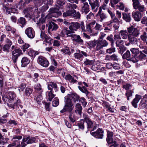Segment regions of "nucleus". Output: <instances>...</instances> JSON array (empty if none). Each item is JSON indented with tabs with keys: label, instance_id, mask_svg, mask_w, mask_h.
<instances>
[{
	"label": "nucleus",
	"instance_id": "nucleus-1",
	"mask_svg": "<svg viewBox=\"0 0 147 147\" xmlns=\"http://www.w3.org/2000/svg\"><path fill=\"white\" fill-rule=\"evenodd\" d=\"M16 95L14 92H9L4 95L2 99L5 102L7 103L8 106L13 108L16 105Z\"/></svg>",
	"mask_w": 147,
	"mask_h": 147
},
{
	"label": "nucleus",
	"instance_id": "nucleus-2",
	"mask_svg": "<svg viewBox=\"0 0 147 147\" xmlns=\"http://www.w3.org/2000/svg\"><path fill=\"white\" fill-rule=\"evenodd\" d=\"M37 26L40 28L41 31L40 37L43 41L48 43L50 45L52 44L53 40L50 37L47 36L45 32L42 30H44L45 28V24L41 23H37Z\"/></svg>",
	"mask_w": 147,
	"mask_h": 147
},
{
	"label": "nucleus",
	"instance_id": "nucleus-3",
	"mask_svg": "<svg viewBox=\"0 0 147 147\" xmlns=\"http://www.w3.org/2000/svg\"><path fill=\"white\" fill-rule=\"evenodd\" d=\"M65 105L63 108L60 111V112L63 113L68 111L71 113L74 107L71 100L68 98H65Z\"/></svg>",
	"mask_w": 147,
	"mask_h": 147
},
{
	"label": "nucleus",
	"instance_id": "nucleus-4",
	"mask_svg": "<svg viewBox=\"0 0 147 147\" xmlns=\"http://www.w3.org/2000/svg\"><path fill=\"white\" fill-rule=\"evenodd\" d=\"M63 17L73 16L76 19H80L81 14L79 11L76 12L75 10H71V11H66L63 13Z\"/></svg>",
	"mask_w": 147,
	"mask_h": 147
},
{
	"label": "nucleus",
	"instance_id": "nucleus-5",
	"mask_svg": "<svg viewBox=\"0 0 147 147\" xmlns=\"http://www.w3.org/2000/svg\"><path fill=\"white\" fill-rule=\"evenodd\" d=\"M127 32L129 33L128 35H131L134 36H138L140 34V30L137 28H134L131 26L127 28Z\"/></svg>",
	"mask_w": 147,
	"mask_h": 147
},
{
	"label": "nucleus",
	"instance_id": "nucleus-6",
	"mask_svg": "<svg viewBox=\"0 0 147 147\" xmlns=\"http://www.w3.org/2000/svg\"><path fill=\"white\" fill-rule=\"evenodd\" d=\"M37 61L39 64L44 67H46L49 66V62L48 60L42 56L38 57Z\"/></svg>",
	"mask_w": 147,
	"mask_h": 147
},
{
	"label": "nucleus",
	"instance_id": "nucleus-7",
	"mask_svg": "<svg viewBox=\"0 0 147 147\" xmlns=\"http://www.w3.org/2000/svg\"><path fill=\"white\" fill-rule=\"evenodd\" d=\"M108 45V42L105 40L98 39L97 41L96 49L97 50H99L103 47H107Z\"/></svg>",
	"mask_w": 147,
	"mask_h": 147
},
{
	"label": "nucleus",
	"instance_id": "nucleus-8",
	"mask_svg": "<svg viewBox=\"0 0 147 147\" xmlns=\"http://www.w3.org/2000/svg\"><path fill=\"white\" fill-rule=\"evenodd\" d=\"M103 131L102 129L99 128L95 132H90L91 134L96 138L102 139L103 136Z\"/></svg>",
	"mask_w": 147,
	"mask_h": 147
},
{
	"label": "nucleus",
	"instance_id": "nucleus-9",
	"mask_svg": "<svg viewBox=\"0 0 147 147\" xmlns=\"http://www.w3.org/2000/svg\"><path fill=\"white\" fill-rule=\"evenodd\" d=\"M25 33L28 37L30 38H33L35 35V33L33 29L31 27L27 28L25 31Z\"/></svg>",
	"mask_w": 147,
	"mask_h": 147
},
{
	"label": "nucleus",
	"instance_id": "nucleus-10",
	"mask_svg": "<svg viewBox=\"0 0 147 147\" xmlns=\"http://www.w3.org/2000/svg\"><path fill=\"white\" fill-rule=\"evenodd\" d=\"M49 12L53 15V17L57 18L61 15V12L57 8H52L50 9Z\"/></svg>",
	"mask_w": 147,
	"mask_h": 147
},
{
	"label": "nucleus",
	"instance_id": "nucleus-11",
	"mask_svg": "<svg viewBox=\"0 0 147 147\" xmlns=\"http://www.w3.org/2000/svg\"><path fill=\"white\" fill-rule=\"evenodd\" d=\"M80 28V24L77 22L70 23L69 28L70 30L76 31Z\"/></svg>",
	"mask_w": 147,
	"mask_h": 147
},
{
	"label": "nucleus",
	"instance_id": "nucleus-12",
	"mask_svg": "<svg viewBox=\"0 0 147 147\" xmlns=\"http://www.w3.org/2000/svg\"><path fill=\"white\" fill-rule=\"evenodd\" d=\"M132 16L134 19L136 21H140L142 17L141 13L138 11H134L132 13Z\"/></svg>",
	"mask_w": 147,
	"mask_h": 147
},
{
	"label": "nucleus",
	"instance_id": "nucleus-13",
	"mask_svg": "<svg viewBox=\"0 0 147 147\" xmlns=\"http://www.w3.org/2000/svg\"><path fill=\"white\" fill-rule=\"evenodd\" d=\"M106 140L107 143L109 144L114 143L110 147H117V144L115 141L113 140L112 137H107ZM120 147H125V146L123 144H122Z\"/></svg>",
	"mask_w": 147,
	"mask_h": 147
},
{
	"label": "nucleus",
	"instance_id": "nucleus-14",
	"mask_svg": "<svg viewBox=\"0 0 147 147\" xmlns=\"http://www.w3.org/2000/svg\"><path fill=\"white\" fill-rule=\"evenodd\" d=\"M79 98V96L76 93H72L68 94L65 98H68L70 100L72 99L74 101L76 102L78 101Z\"/></svg>",
	"mask_w": 147,
	"mask_h": 147
},
{
	"label": "nucleus",
	"instance_id": "nucleus-15",
	"mask_svg": "<svg viewBox=\"0 0 147 147\" xmlns=\"http://www.w3.org/2000/svg\"><path fill=\"white\" fill-rule=\"evenodd\" d=\"M136 56H122L123 59H127L128 61L135 63L138 61V59L136 57Z\"/></svg>",
	"mask_w": 147,
	"mask_h": 147
},
{
	"label": "nucleus",
	"instance_id": "nucleus-16",
	"mask_svg": "<svg viewBox=\"0 0 147 147\" xmlns=\"http://www.w3.org/2000/svg\"><path fill=\"white\" fill-rule=\"evenodd\" d=\"M132 36L131 35H128V38L129 41L131 43V44L134 45H138V41L136 37Z\"/></svg>",
	"mask_w": 147,
	"mask_h": 147
},
{
	"label": "nucleus",
	"instance_id": "nucleus-17",
	"mask_svg": "<svg viewBox=\"0 0 147 147\" xmlns=\"http://www.w3.org/2000/svg\"><path fill=\"white\" fill-rule=\"evenodd\" d=\"M82 7L81 11L83 13L86 14L90 11L89 6L87 2L84 3Z\"/></svg>",
	"mask_w": 147,
	"mask_h": 147
},
{
	"label": "nucleus",
	"instance_id": "nucleus-18",
	"mask_svg": "<svg viewBox=\"0 0 147 147\" xmlns=\"http://www.w3.org/2000/svg\"><path fill=\"white\" fill-rule=\"evenodd\" d=\"M96 16L98 17L100 19V21L101 22H102L107 17V16L105 13H102L101 11H98L96 15Z\"/></svg>",
	"mask_w": 147,
	"mask_h": 147
},
{
	"label": "nucleus",
	"instance_id": "nucleus-19",
	"mask_svg": "<svg viewBox=\"0 0 147 147\" xmlns=\"http://www.w3.org/2000/svg\"><path fill=\"white\" fill-rule=\"evenodd\" d=\"M90 5L92 10L94 9V11L96 12L97 11L99 6V0H95L94 2H92L89 4Z\"/></svg>",
	"mask_w": 147,
	"mask_h": 147
},
{
	"label": "nucleus",
	"instance_id": "nucleus-20",
	"mask_svg": "<svg viewBox=\"0 0 147 147\" xmlns=\"http://www.w3.org/2000/svg\"><path fill=\"white\" fill-rule=\"evenodd\" d=\"M141 98V96L138 94L136 95V97L131 102L132 105L135 107L136 108L137 107V103Z\"/></svg>",
	"mask_w": 147,
	"mask_h": 147
},
{
	"label": "nucleus",
	"instance_id": "nucleus-21",
	"mask_svg": "<svg viewBox=\"0 0 147 147\" xmlns=\"http://www.w3.org/2000/svg\"><path fill=\"white\" fill-rule=\"evenodd\" d=\"M82 108L81 105L79 103H77L75 106V112L81 116L82 113Z\"/></svg>",
	"mask_w": 147,
	"mask_h": 147
},
{
	"label": "nucleus",
	"instance_id": "nucleus-22",
	"mask_svg": "<svg viewBox=\"0 0 147 147\" xmlns=\"http://www.w3.org/2000/svg\"><path fill=\"white\" fill-rule=\"evenodd\" d=\"M74 32L72 30H67V28H64L61 31V34L62 36H63L66 34L67 37H69L68 36L71 34V33H74Z\"/></svg>",
	"mask_w": 147,
	"mask_h": 147
},
{
	"label": "nucleus",
	"instance_id": "nucleus-23",
	"mask_svg": "<svg viewBox=\"0 0 147 147\" xmlns=\"http://www.w3.org/2000/svg\"><path fill=\"white\" fill-rule=\"evenodd\" d=\"M53 92L52 90H50V91L46 92V97L50 101H51L55 96V95L53 94Z\"/></svg>",
	"mask_w": 147,
	"mask_h": 147
},
{
	"label": "nucleus",
	"instance_id": "nucleus-24",
	"mask_svg": "<svg viewBox=\"0 0 147 147\" xmlns=\"http://www.w3.org/2000/svg\"><path fill=\"white\" fill-rule=\"evenodd\" d=\"M83 117H84L86 123L88 125L87 128H91L92 126L93 123L87 117L86 115L85 114H83Z\"/></svg>",
	"mask_w": 147,
	"mask_h": 147
},
{
	"label": "nucleus",
	"instance_id": "nucleus-25",
	"mask_svg": "<svg viewBox=\"0 0 147 147\" xmlns=\"http://www.w3.org/2000/svg\"><path fill=\"white\" fill-rule=\"evenodd\" d=\"M78 88L82 92L85 94L86 96H87L90 93L87 90L86 88L84 86H78Z\"/></svg>",
	"mask_w": 147,
	"mask_h": 147
},
{
	"label": "nucleus",
	"instance_id": "nucleus-26",
	"mask_svg": "<svg viewBox=\"0 0 147 147\" xmlns=\"http://www.w3.org/2000/svg\"><path fill=\"white\" fill-rule=\"evenodd\" d=\"M30 62L29 60L26 57L22 58L21 61V66L22 67H26Z\"/></svg>",
	"mask_w": 147,
	"mask_h": 147
},
{
	"label": "nucleus",
	"instance_id": "nucleus-27",
	"mask_svg": "<svg viewBox=\"0 0 147 147\" xmlns=\"http://www.w3.org/2000/svg\"><path fill=\"white\" fill-rule=\"evenodd\" d=\"M123 19L126 22H130L131 20V17L130 13L127 14L123 13Z\"/></svg>",
	"mask_w": 147,
	"mask_h": 147
},
{
	"label": "nucleus",
	"instance_id": "nucleus-28",
	"mask_svg": "<svg viewBox=\"0 0 147 147\" xmlns=\"http://www.w3.org/2000/svg\"><path fill=\"white\" fill-rule=\"evenodd\" d=\"M127 31L126 30H121L119 33V35H121L122 38L124 39H127L128 36V34Z\"/></svg>",
	"mask_w": 147,
	"mask_h": 147
},
{
	"label": "nucleus",
	"instance_id": "nucleus-29",
	"mask_svg": "<svg viewBox=\"0 0 147 147\" xmlns=\"http://www.w3.org/2000/svg\"><path fill=\"white\" fill-rule=\"evenodd\" d=\"M17 24L22 28L26 24L25 19L24 18L21 17L18 20Z\"/></svg>",
	"mask_w": 147,
	"mask_h": 147
},
{
	"label": "nucleus",
	"instance_id": "nucleus-30",
	"mask_svg": "<svg viewBox=\"0 0 147 147\" xmlns=\"http://www.w3.org/2000/svg\"><path fill=\"white\" fill-rule=\"evenodd\" d=\"M66 7L68 9L67 11H69L76 9L77 7V6L75 4H71L68 3L67 4Z\"/></svg>",
	"mask_w": 147,
	"mask_h": 147
},
{
	"label": "nucleus",
	"instance_id": "nucleus-31",
	"mask_svg": "<svg viewBox=\"0 0 147 147\" xmlns=\"http://www.w3.org/2000/svg\"><path fill=\"white\" fill-rule=\"evenodd\" d=\"M53 88L55 89L56 91L57 88V85L55 83L51 82L48 85V89L49 90H53Z\"/></svg>",
	"mask_w": 147,
	"mask_h": 147
},
{
	"label": "nucleus",
	"instance_id": "nucleus-32",
	"mask_svg": "<svg viewBox=\"0 0 147 147\" xmlns=\"http://www.w3.org/2000/svg\"><path fill=\"white\" fill-rule=\"evenodd\" d=\"M65 78L66 80L69 81L71 83H75L77 82V80L74 79L73 77L70 74L66 75Z\"/></svg>",
	"mask_w": 147,
	"mask_h": 147
},
{
	"label": "nucleus",
	"instance_id": "nucleus-33",
	"mask_svg": "<svg viewBox=\"0 0 147 147\" xmlns=\"http://www.w3.org/2000/svg\"><path fill=\"white\" fill-rule=\"evenodd\" d=\"M97 41L94 40L87 42L86 44L89 47L92 48L94 47L96 45H97Z\"/></svg>",
	"mask_w": 147,
	"mask_h": 147
},
{
	"label": "nucleus",
	"instance_id": "nucleus-34",
	"mask_svg": "<svg viewBox=\"0 0 147 147\" xmlns=\"http://www.w3.org/2000/svg\"><path fill=\"white\" fill-rule=\"evenodd\" d=\"M133 7L135 9L141 4L138 0H132Z\"/></svg>",
	"mask_w": 147,
	"mask_h": 147
},
{
	"label": "nucleus",
	"instance_id": "nucleus-35",
	"mask_svg": "<svg viewBox=\"0 0 147 147\" xmlns=\"http://www.w3.org/2000/svg\"><path fill=\"white\" fill-rule=\"evenodd\" d=\"M33 90L32 89L27 87L26 88L24 92V94L26 96H29L32 92Z\"/></svg>",
	"mask_w": 147,
	"mask_h": 147
},
{
	"label": "nucleus",
	"instance_id": "nucleus-36",
	"mask_svg": "<svg viewBox=\"0 0 147 147\" xmlns=\"http://www.w3.org/2000/svg\"><path fill=\"white\" fill-rule=\"evenodd\" d=\"M24 138L27 140L26 143L28 144L33 143L36 140L35 138L30 137H25Z\"/></svg>",
	"mask_w": 147,
	"mask_h": 147
},
{
	"label": "nucleus",
	"instance_id": "nucleus-37",
	"mask_svg": "<svg viewBox=\"0 0 147 147\" xmlns=\"http://www.w3.org/2000/svg\"><path fill=\"white\" fill-rule=\"evenodd\" d=\"M39 54V52L35 51L31 49H30L28 50V55H37Z\"/></svg>",
	"mask_w": 147,
	"mask_h": 147
},
{
	"label": "nucleus",
	"instance_id": "nucleus-38",
	"mask_svg": "<svg viewBox=\"0 0 147 147\" xmlns=\"http://www.w3.org/2000/svg\"><path fill=\"white\" fill-rule=\"evenodd\" d=\"M23 53L22 52V51L19 49H15L12 52V54L13 55H20L23 54Z\"/></svg>",
	"mask_w": 147,
	"mask_h": 147
},
{
	"label": "nucleus",
	"instance_id": "nucleus-39",
	"mask_svg": "<svg viewBox=\"0 0 147 147\" xmlns=\"http://www.w3.org/2000/svg\"><path fill=\"white\" fill-rule=\"evenodd\" d=\"M61 51L64 54H67L69 55L71 53L69 48L67 47H66L62 49L61 50Z\"/></svg>",
	"mask_w": 147,
	"mask_h": 147
},
{
	"label": "nucleus",
	"instance_id": "nucleus-40",
	"mask_svg": "<svg viewBox=\"0 0 147 147\" xmlns=\"http://www.w3.org/2000/svg\"><path fill=\"white\" fill-rule=\"evenodd\" d=\"M125 41L122 40H118L116 42V46L118 47H122L124 46Z\"/></svg>",
	"mask_w": 147,
	"mask_h": 147
},
{
	"label": "nucleus",
	"instance_id": "nucleus-41",
	"mask_svg": "<svg viewBox=\"0 0 147 147\" xmlns=\"http://www.w3.org/2000/svg\"><path fill=\"white\" fill-rule=\"evenodd\" d=\"M44 0H33L34 3L37 7H40L43 3Z\"/></svg>",
	"mask_w": 147,
	"mask_h": 147
},
{
	"label": "nucleus",
	"instance_id": "nucleus-42",
	"mask_svg": "<svg viewBox=\"0 0 147 147\" xmlns=\"http://www.w3.org/2000/svg\"><path fill=\"white\" fill-rule=\"evenodd\" d=\"M130 51L131 52L132 54L137 55L139 54L140 52L138 49L135 48H132L130 49ZM141 52H140V55L141 54Z\"/></svg>",
	"mask_w": 147,
	"mask_h": 147
},
{
	"label": "nucleus",
	"instance_id": "nucleus-43",
	"mask_svg": "<svg viewBox=\"0 0 147 147\" xmlns=\"http://www.w3.org/2000/svg\"><path fill=\"white\" fill-rule=\"evenodd\" d=\"M74 41L77 42L81 45L83 44V40L81 38L80 36L79 35H78L76 38L74 39Z\"/></svg>",
	"mask_w": 147,
	"mask_h": 147
},
{
	"label": "nucleus",
	"instance_id": "nucleus-44",
	"mask_svg": "<svg viewBox=\"0 0 147 147\" xmlns=\"http://www.w3.org/2000/svg\"><path fill=\"white\" fill-rule=\"evenodd\" d=\"M79 102L81 103L84 107L86 106L87 104L86 99L84 97L81 98L79 100Z\"/></svg>",
	"mask_w": 147,
	"mask_h": 147
},
{
	"label": "nucleus",
	"instance_id": "nucleus-45",
	"mask_svg": "<svg viewBox=\"0 0 147 147\" xmlns=\"http://www.w3.org/2000/svg\"><path fill=\"white\" fill-rule=\"evenodd\" d=\"M133 92L131 90H128L126 92L125 95L127 97L128 100H129V97L132 96V94Z\"/></svg>",
	"mask_w": 147,
	"mask_h": 147
},
{
	"label": "nucleus",
	"instance_id": "nucleus-46",
	"mask_svg": "<svg viewBox=\"0 0 147 147\" xmlns=\"http://www.w3.org/2000/svg\"><path fill=\"white\" fill-rule=\"evenodd\" d=\"M70 120L73 123L76 120V118L74 113H71L69 116Z\"/></svg>",
	"mask_w": 147,
	"mask_h": 147
},
{
	"label": "nucleus",
	"instance_id": "nucleus-47",
	"mask_svg": "<svg viewBox=\"0 0 147 147\" xmlns=\"http://www.w3.org/2000/svg\"><path fill=\"white\" fill-rule=\"evenodd\" d=\"M34 88L37 91H40V92H42L41 86L39 84H35L34 86Z\"/></svg>",
	"mask_w": 147,
	"mask_h": 147
},
{
	"label": "nucleus",
	"instance_id": "nucleus-48",
	"mask_svg": "<svg viewBox=\"0 0 147 147\" xmlns=\"http://www.w3.org/2000/svg\"><path fill=\"white\" fill-rule=\"evenodd\" d=\"M84 122L83 120H81L80 121L78 122V125L79 129H84Z\"/></svg>",
	"mask_w": 147,
	"mask_h": 147
},
{
	"label": "nucleus",
	"instance_id": "nucleus-49",
	"mask_svg": "<svg viewBox=\"0 0 147 147\" xmlns=\"http://www.w3.org/2000/svg\"><path fill=\"white\" fill-rule=\"evenodd\" d=\"M11 46L8 45L7 44L5 45L3 47V50L5 52H8Z\"/></svg>",
	"mask_w": 147,
	"mask_h": 147
},
{
	"label": "nucleus",
	"instance_id": "nucleus-50",
	"mask_svg": "<svg viewBox=\"0 0 147 147\" xmlns=\"http://www.w3.org/2000/svg\"><path fill=\"white\" fill-rule=\"evenodd\" d=\"M26 139H25L24 138H23L22 140V141L21 142V144H20L19 142L18 141V142H17V143H19V144H20V147H25L27 144L26 143Z\"/></svg>",
	"mask_w": 147,
	"mask_h": 147
},
{
	"label": "nucleus",
	"instance_id": "nucleus-51",
	"mask_svg": "<svg viewBox=\"0 0 147 147\" xmlns=\"http://www.w3.org/2000/svg\"><path fill=\"white\" fill-rule=\"evenodd\" d=\"M17 142H18V140H16L13 141V143L8 145L7 147H15V146L17 144ZM15 147H20V144H18Z\"/></svg>",
	"mask_w": 147,
	"mask_h": 147
},
{
	"label": "nucleus",
	"instance_id": "nucleus-52",
	"mask_svg": "<svg viewBox=\"0 0 147 147\" xmlns=\"http://www.w3.org/2000/svg\"><path fill=\"white\" fill-rule=\"evenodd\" d=\"M107 39L111 43V45L112 47L113 46L114 43V41L113 38V35H111L110 36H108L107 38Z\"/></svg>",
	"mask_w": 147,
	"mask_h": 147
},
{
	"label": "nucleus",
	"instance_id": "nucleus-53",
	"mask_svg": "<svg viewBox=\"0 0 147 147\" xmlns=\"http://www.w3.org/2000/svg\"><path fill=\"white\" fill-rule=\"evenodd\" d=\"M57 3L58 6H62L65 4V0H57Z\"/></svg>",
	"mask_w": 147,
	"mask_h": 147
},
{
	"label": "nucleus",
	"instance_id": "nucleus-54",
	"mask_svg": "<svg viewBox=\"0 0 147 147\" xmlns=\"http://www.w3.org/2000/svg\"><path fill=\"white\" fill-rule=\"evenodd\" d=\"M140 38L144 42H146H146H147L146 41L147 36L146 32H144L143 34L141 36Z\"/></svg>",
	"mask_w": 147,
	"mask_h": 147
},
{
	"label": "nucleus",
	"instance_id": "nucleus-55",
	"mask_svg": "<svg viewBox=\"0 0 147 147\" xmlns=\"http://www.w3.org/2000/svg\"><path fill=\"white\" fill-rule=\"evenodd\" d=\"M145 9L144 5L141 4L138 7L136 8V10L138 9L139 12H142L145 10Z\"/></svg>",
	"mask_w": 147,
	"mask_h": 147
},
{
	"label": "nucleus",
	"instance_id": "nucleus-56",
	"mask_svg": "<svg viewBox=\"0 0 147 147\" xmlns=\"http://www.w3.org/2000/svg\"><path fill=\"white\" fill-rule=\"evenodd\" d=\"M26 86V84L25 83L22 84L19 86L18 90L20 92L23 90Z\"/></svg>",
	"mask_w": 147,
	"mask_h": 147
},
{
	"label": "nucleus",
	"instance_id": "nucleus-57",
	"mask_svg": "<svg viewBox=\"0 0 147 147\" xmlns=\"http://www.w3.org/2000/svg\"><path fill=\"white\" fill-rule=\"evenodd\" d=\"M115 51V49L114 47H112L107 49L106 50V52L107 53L110 54L113 53H114Z\"/></svg>",
	"mask_w": 147,
	"mask_h": 147
},
{
	"label": "nucleus",
	"instance_id": "nucleus-58",
	"mask_svg": "<svg viewBox=\"0 0 147 147\" xmlns=\"http://www.w3.org/2000/svg\"><path fill=\"white\" fill-rule=\"evenodd\" d=\"M30 46V45L28 44H25L23 45L22 47L21 48L23 50V52H25L26 50Z\"/></svg>",
	"mask_w": 147,
	"mask_h": 147
},
{
	"label": "nucleus",
	"instance_id": "nucleus-59",
	"mask_svg": "<svg viewBox=\"0 0 147 147\" xmlns=\"http://www.w3.org/2000/svg\"><path fill=\"white\" fill-rule=\"evenodd\" d=\"M55 100L52 102V105L53 106L56 107L59 105V99L58 98H55Z\"/></svg>",
	"mask_w": 147,
	"mask_h": 147
},
{
	"label": "nucleus",
	"instance_id": "nucleus-60",
	"mask_svg": "<svg viewBox=\"0 0 147 147\" xmlns=\"http://www.w3.org/2000/svg\"><path fill=\"white\" fill-rule=\"evenodd\" d=\"M43 3L48 6L51 5L53 3V1L52 0H44Z\"/></svg>",
	"mask_w": 147,
	"mask_h": 147
},
{
	"label": "nucleus",
	"instance_id": "nucleus-61",
	"mask_svg": "<svg viewBox=\"0 0 147 147\" xmlns=\"http://www.w3.org/2000/svg\"><path fill=\"white\" fill-rule=\"evenodd\" d=\"M119 9L121 10H123L125 8V5L122 2H120L119 4L117 5Z\"/></svg>",
	"mask_w": 147,
	"mask_h": 147
},
{
	"label": "nucleus",
	"instance_id": "nucleus-62",
	"mask_svg": "<svg viewBox=\"0 0 147 147\" xmlns=\"http://www.w3.org/2000/svg\"><path fill=\"white\" fill-rule=\"evenodd\" d=\"M33 10L34 11L33 15L34 16H38L40 13V12L38 11V9L36 8H33Z\"/></svg>",
	"mask_w": 147,
	"mask_h": 147
},
{
	"label": "nucleus",
	"instance_id": "nucleus-63",
	"mask_svg": "<svg viewBox=\"0 0 147 147\" xmlns=\"http://www.w3.org/2000/svg\"><path fill=\"white\" fill-rule=\"evenodd\" d=\"M49 7V6L46 5H44L41 7L40 10L41 12H44L48 9Z\"/></svg>",
	"mask_w": 147,
	"mask_h": 147
},
{
	"label": "nucleus",
	"instance_id": "nucleus-64",
	"mask_svg": "<svg viewBox=\"0 0 147 147\" xmlns=\"http://www.w3.org/2000/svg\"><path fill=\"white\" fill-rule=\"evenodd\" d=\"M119 0H110L111 6L113 7H114V5L118 3Z\"/></svg>",
	"mask_w": 147,
	"mask_h": 147
}]
</instances>
